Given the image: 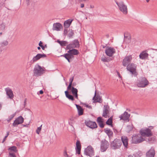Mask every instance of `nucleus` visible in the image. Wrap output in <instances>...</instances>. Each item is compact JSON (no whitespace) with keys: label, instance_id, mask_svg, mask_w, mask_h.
<instances>
[{"label":"nucleus","instance_id":"f257e3e1","mask_svg":"<svg viewBox=\"0 0 157 157\" xmlns=\"http://www.w3.org/2000/svg\"><path fill=\"white\" fill-rule=\"evenodd\" d=\"M45 71V68L42 67L38 64L35 65L33 70V75L39 77L42 75Z\"/></svg>","mask_w":157,"mask_h":157},{"label":"nucleus","instance_id":"f03ea898","mask_svg":"<svg viewBox=\"0 0 157 157\" xmlns=\"http://www.w3.org/2000/svg\"><path fill=\"white\" fill-rule=\"evenodd\" d=\"M149 128H146L144 129L140 130V133L143 136L147 137L151 136L152 135V133L151 132V129H152L153 127L152 126H149Z\"/></svg>","mask_w":157,"mask_h":157},{"label":"nucleus","instance_id":"7ed1b4c3","mask_svg":"<svg viewBox=\"0 0 157 157\" xmlns=\"http://www.w3.org/2000/svg\"><path fill=\"white\" fill-rule=\"evenodd\" d=\"M121 144V140H120L116 139L111 143L110 146L112 149L116 150L119 148Z\"/></svg>","mask_w":157,"mask_h":157},{"label":"nucleus","instance_id":"20e7f679","mask_svg":"<svg viewBox=\"0 0 157 157\" xmlns=\"http://www.w3.org/2000/svg\"><path fill=\"white\" fill-rule=\"evenodd\" d=\"M149 83L148 80L144 77L141 78L137 82V85L139 87H145L147 86Z\"/></svg>","mask_w":157,"mask_h":157},{"label":"nucleus","instance_id":"39448f33","mask_svg":"<svg viewBox=\"0 0 157 157\" xmlns=\"http://www.w3.org/2000/svg\"><path fill=\"white\" fill-rule=\"evenodd\" d=\"M116 3L118 6L119 10L124 14H126L128 13V9L127 6L123 2H116Z\"/></svg>","mask_w":157,"mask_h":157},{"label":"nucleus","instance_id":"423d86ee","mask_svg":"<svg viewBox=\"0 0 157 157\" xmlns=\"http://www.w3.org/2000/svg\"><path fill=\"white\" fill-rule=\"evenodd\" d=\"M136 65L134 63H131L128 64L127 67V69L129 71L132 75H136Z\"/></svg>","mask_w":157,"mask_h":157},{"label":"nucleus","instance_id":"0eeeda50","mask_svg":"<svg viewBox=\"0 0 157 157\" xmlns=\"http://www.w3.org/2000/svg\"><path fill=\"white\" fill-rule=\"evenodd\" d=\"M79 46V42L77 40H75L71 42L70 44H67L66 48L67 49H74L78 48Z\"/></svg>","mask_w":157,"mask_h":157},{"label":"nucleus","instance_id":"6e6552de","mask_svg":"<svg viewBox=\"0 0 157 157\" xmlns=\"http://www.w3.org/2000/svg\"><path fill=\"white\" fill-rule=\"evenodd\" d=\"M84 153L86 155L91 157L94 155L93 148L90 146H88L84 150Z\"/></svg>","mask_w":157,"mask_h":157},{"label":"nucleus","instance_id":"1a4fd4ad","mask_svg":"<svg viewBox=\"0 0 157 157\" xmlns=\"http://www.w3.org/2000/svg\"><path fill=\"white\" fill-rule=\"evenodd\" d=\"M144 140V139L141 136L139 137L138 135H136L132 137V143L133 144H138Z\"/></svg>","mask_w":157,"mask_h":157},{"label":"nucleus","instance_id":"9d476101","mask_svg":"<svg viewBox=\"0 0 157 157\" xmlns=\"http://www.w3.org/2000/svg\"><path fill=\"white\" fill-rule=\"evenodd\" d=\"M85 123L86 126L92 129L97 127V124L94 121H92L90 120L85 121Z\"/></svg>","mask_w":157,"mask_h":157},{"label":"nucleus","instance_id":"9b49d317","mask_svg":"<svg viewBox=\"0 0 157 157\" xmlns=\"http://www.w3.org/2000/svg\"><path fill=\"white\" fill-rule=\"evenodd\" d=\"M46 57V55L44 53L43 54H38L36 56H34L33 58V59L31 61V63H33L34 62H36L40 59Z\"/></svg>","mask_w":157,"mask_h":157},{"label":"nucleus","instance_id":"f8f14e48","mask_svg":"<svg viewBox=\"0 0 157 157\" xmlns=\"http://www.w3.org/2000/svg\"><path fill=\"white\" fill-rule=\"evenodd\" d=\"M115 50L113 48L108 47L105 50L106 54L109 57H111L115 53Z\"/></svg>","mask_w":157,"mask_h":157},{"label":"nucleus","instance_id":"ddd939ff","mask_svg":"<svg viewBox=\"0 0 157 157\" xmlns=\"http://www.w3.org/2000/svg\"><path fill=\"white\" fill-rule=\"evenodd\" d=\"M109 146V143L106 140L102 141L101 146V151H105Z\"/></svg>","mask_w":157,"mask_h":157},{"label":"nucleus","instance_id":"4468645a","mask_svg":"<svg viewBox=\"0 0 157 157\" xmlns=\"http://www.w3.org/2000/svg\"><path fill=\"white\" fill-rule=\"evenodd\" d=\"M24 121V119L21 116L18 117L15 120L13 124V127H16L18 125L23 123Z\"/></svg>","mask_w":157,"mask_h":157},{"label":"nucleus","instance_id":"2eb2a0df","mask_svg":"<svg viewBox=\"0 0 157 157\" xmlns=\"http://www.w3.org/2000/svg\"><path fill=\"white\" fill-rule=\"evenodd\" d=\"M109 106L108 105H105L103 109L102 116L106 118L109 117L108 114L109 113Z\"/></svg>","mask_w":157,"mask_h":157},{"label":"nucleus","instance_id":"dca6fc26","mask_svg":"<svg viewBox=\"0 0 157 157\" xmlns=\"http://www.w3.org/2000/svg\"><path fill=\"white\" fill-rule=\"evenodd\" d=\"M155 155V151L154 147H151L150 149L146 153V157H154Z\"/></svg>","mask_w":157,"mask_h":157},{"label":"nucleus","instance_id":"f3484780","mask_svg":"<svg viewBox=\"0 0 157 157\" xmlns=\"http://www.w3.org/2000/svg\"><path fill=\"white\" fill-rule=\"evenodd\" d=\"M132 59V57L131 56H126L123 60L122 62L123 65L124 67L126 66L131 62Z\"/></svg>","mask_w":157,"mask_h":157},{"label":"nucleus","instance_id":"a211bd4d","mask_svg":"<svg viewBox=\"0 0 157 157\" xmlns=\"http://www.w3.org/2000/svg\"><path fill=\"white\" fill-rule=\"evenodd\" d=\"M130 116V114L125 111L123 114L119 116V118H120V120H122L124 121L129 120Z\"/></svg>","mask_w":157,"mask_h":157},{"label":"nucleus","instance_id":"6ab92c4d","mask_svg":"<svg viewBox=\"0 0 157 157\" xmlns=\"http://www.w3.org/2000/svg\"><path fill=\"white\" fill-rule=\"evenodd\" d=\"M5 90L6 92V94L9 96V98L12 99L13 97V92L12 90L9 87L6 88Z\"/></svg>","mask_w":157,"mask_h":157},{"label":"nucleus","instance_id":"aec40b11","mask_svg":"<svg viewBox=\"0 0 157 157\" xmlns=\"http://www.w3.org/2000/svg\"><path fill=\"white\" fill-rule=\"evenodd\" d=\"M121 139L123 145L124 147L126 148H128V139L127 137L125 136H122L121 137Z\"/></svg>","mask_w":157,"mask_h":157},{"label":"nucleus","instance_id":"412c9836","mask_svg":"<svg viewBox=\"0 0 157 157\" xmlns=\"http://www.w3.org/2000/svg\"><path fill=\"white\" fill-rule=\"evenodd\" d=\"M76 147L75 148L76 152L78 154H80L81 148V145L80 141L79 140H77L76 143Z\"/></svg>","mask_w":157,"mask_h":157},{"label":"nucleus","instance_id":"4be33fe9","mask_svg":"<svg viewBox=\"0 0 157 157\" xmlns=\"http://www.w3.org/2000/svg\"><path fill=\"white\" fill-rule=\"evenodd\" d=\"M97 121L98 123L99 126L101 128H103L104 127V124L103 123V120L101 117L97 118Z\"/></svg>","mask_w":157,"mask_h":157},{"label":"nucleus","instance_id":"5701e85b","mask_svg":"<svg viewBox=\"0 0 157 157\" xmlns=\"http://www.w3.org/2000/svg\"><path fill=\"white\" fill-rule=\"evenodd\" d=\"M61 56H63L67 60L69 63L71 62L70 59L74 58V56L71 55L70 53L67 52V53L64 54V55Z\"/></svg>","mask_w":157,"mask_h":157},{"label":"nucleus","instance_id":"b1692460","mask_svg":"<svg viewBox=\"0 0 157 157\" xmlns=\"http://www.w3.org/2000/svg\"><path fill=\"white\" fill-rule=\"evenodd\" d=\"M96 95V91L95 92V95L94 97H93V99L94 100V101L95 102H99L101 103L102 101V99L101 98V97L99 95H97L96 98L95 97Z\"/></svg>","mask_w":157,"mask_h":157},{"label":"nucleus","instance_id":"393cba45","mask_svg":"<svg viewBox=\"0 0 157 157\" xmlns=\"http://www.w3.org/2000/svg\"><path fill=\"white\" fill-rule=\"evenodd\" d=\"M67 52L70 53L72 56L77 55L78 54L79 52L76 49H69V50L67 51Z\"/></svg>","mask_w":157,"mask_h":157},{"label":"nucleus","instance_id":"a878e982","mask_svg":"<svg viewBox=\"0 0 157 157\" xmlns=\"http://www.w3.org/2000/svg\"><path fill=\"white\" fill-rule=\"evenodd\" d=\"M61 26H62L61 24L59 23H54L53 25V29L55 30L59 31Z\"/></svg>","mask_w":157,"mask_h":157},{"label":"nucleus","instance_id":"bb28decb","mask_svg":"<svg viewBox=\"0 0 157 157\" xmlns=\"http://www.w3.org/2000/svg\"><path fill=\"white\" fill-rule=\"evenodd\" d=\"M75 105L78 109V115L79 116L82 115L83 114V109L79 105L77 104H75Z\"/></svg>","mask_w":157,"mask_h":157},{"label":"nucleus","instance_id":"cd10ccee","mask_svg":"<svg viewBox=\"0 0 157 157\" xmlns=\"http://www.w3.org/2000/svg\"><path fill=\"white\" fill-rule=\"evenodd\" d=\"M148 55V54L145 52H143L140 54L139 57L140 59H143L147 58Z\"/></svg>","mask_w":157,"mask_h":157},{"label":"nucleus","instance_id":"c85d7f7f","mask_svg":"<svg viewBox=\"0 0 157 157\" xmlns=\"http://www.w3.org/2000/svg\"><path fill=\"white\" fill-rule=\"evenodd\" d=\"M104 131L105 132L109 137L113 136V132L110 129L108 128H105L104 129Z\"/></svg>","mask_w":157,"mask_h":157},{"label":"nucleus","instance_id":"c756f323","mask_svg":"<svg viewBox=\"0 0 157 157\" xmlns=\"http://www.w3.org/2000/svg\"><path fill=\"white\" fill-rule=\"evenodd\" d=\"M65 93L66 97L69 99L71 100L72 101H73L74 100V98L73 96L69 94L67 90L65 91Z\"/></svg>","mask_w":157,"mask_h":157},{"label":"nucleus","instance_id":"7c9ffc66","mask_svg":"<svg viewBox=\"0 0 157 157\" xmlns=\"http://www.w3.org/2000/svg\"><path fill=\"white\" fill-rule=\"evenodd\" d=\"M73 20L68 19L65 21L64 23V26L67 28L69 27Z\"/></svg>","mask_w":157,"mask_h":157},{"label":"nucleus","instance_id":"2f4dec72","mask_svg":"<svg viewBox=\"0 0 157 157\" xmlns=\"http://www.w3.org/2000/svg\"><path fill=\"white\" fill-rule=\"evenodd\" d=\"M57 42L62 47L66 46V45L68 44V42L67 41H60L59 40H57Z\"/></svg>","mask_w":157,"mask_h":157},{"label":"nucleus","instance_id":"473e14b6","mask_svg":"<svg viewBox=\"0 0 157 157\" xmlns=\"http://www.w3.org/2000/svg\"><path fill=\"white\" fill-rule=\"evenodd\" d=\"M113 118L112 117H110L108 120L106 122V124L111 125L112 127H113L112 125V121Z\"/></svg>","mask_w":157,"mask_h":157},{"label":"nucleus","instance_id":"72a5a7b5","mask_svg":"<svg viewBox=\"0 0 157 157\" xmlns=\"http://www.w3.org/2000/svg\"><path fill=\"white\" fill-rule=\"evenodd\" d=\"M73 77L70 78L69 79L70 83L68 86L67 87V90H71V86L72 85V83L73 80Z\"/></svg>","mask_w":157,"mask_h":157},{"label":"nucleus","instance_id":"f704fd0d","mask_svg":"<svg viewBox=\"0 0 157 157\" xmlns=\"http://www.w3.org/2000/svg\"><path fill=\"white\" fill-rule=\"evenodd\" d=\"M71 89L72 94L73 95L78 93V90L76 88H74L73 86H71Z\"/></svg>","mask_w":157,"mask_h":157},{"label":"nucleus","instance_id":"c9c22d12","mask_svg":"<svg viewBox=\"0 0 157 157\" xmlns=\"http://www.w3.org/2000/svg\"><path fill=\"white\" fill-rule=\"evenodd\" d=\"M74 30L72 29H69V33L68 34V36L70 38L72 37V36L74 35Z\"/></svg>","mask_w":157,"mask_h":157},{"label":"nucleus","instance_id":"e433bc0d","mask_svg":"<svg viewBox=\"0 0 157 157\" xmlns=\"http://www.w3.org/2000/svg\"><path fill=\"white\" fill-rule=\"evenodd\" d=\"M17 147L15 146H13L12 147H10L8 150H10L11 151H13L14 152L16 153L17 151Z\"/></svg>","mask_w":157,"mask_h":157},{"label":"nucleus","instance_id":"4c0bfd02","mask_svg":"<svg viewBox=\"0 0 157 157\" xmlns=\"http://www.w3.org/2000/svg\"><path fill=\"white\" fill-rule=\"evenodd\" d=\"M8 44V42L7 40H5L2 42H1L0 43V45H1V47H3L4 46H6Z\"/></svg>","mask_w":157,"mask_h":157},{"label":"nucleus","instance_id":"58836bf2","mask_svg":"<svg viewBox=\"0 0 157 157\" xmlns=\"http://www.w3.org/2000/svg\"><path fill=\"white\" fill-rule=\"evenodd\" d=\"M15 115V113H14L9 116L8 119H6L7 121L9 123Z\"/></svg>","mask_w":157,"mask_h":157},{"label":"nucleus","instance_id":"ea45409f","mask_svg":"<svg viewBox=\"0 0 157 157\" xmlns=\"http://www.w3.org/2000/svg\"><path fill=\"white\" fill-rule=\"evenodd\" d=\"M63 155L64 157H70V156H69L67 153V150L66 148H65L64 150L63 153Z\"/></svg>","mask_w":157,"mask_h":157},{"label":"nucleus","instance_id":"a19ab883","mask_svg":"<svg viewBox=\"0 0 157 157\" xmlns=\"http://www.w3.org/2000/svg\"><path fill=\"white\" fill-rule=\"evenodd\" d=\"M9 157H16L14 153L10 152L9 153Z\"/></svg>","mask_w":157,"mask_h":157},{"label":"nucleus","instance_id":"79ce46f5","mask_svg":"<svg viewBox=\"0 0 157 157\" xmlns=\"http://www.w3.org/2000/svg\"><path fill=\"white\" fill-rule=\"evenodd\" d=\"M82 104L89 109H92V107L91 105H88L84 103H82Z\"/></svg>","mask_w":157,"mask_h":157},{"label":"nucleus","instance_id":"37998d69","mask_svg":"<svg viewBox=\"0 0 157 157\" xmlns=\"http://www.w3.org/2000/svg\"><path fill=\"white\" fill-rule=\"evenodd\" d=\"M101 60L104 62H108L109 60L107 59V58L102 57L101 58Z\"/></svg>","mask_w":157,"mask_h":157},{"label":"nucleus","instance_id":"c03bdc74","mask_svg":"<svg viewBox=\"0 0 157 157\" xmlns=\"http://www.w3.org/2000/svg\"><path fill=\"white\" fill-rule=\"evenodd\" d=\"M41 125L40 126L38 127L37 130L36 131V133L38 134H39L40 131L41 130Z\"/></svg>","mask_w":157,"mask_h":157},{"label":"nucleus","instance_id":"a18cd8bd","mask_svg":"<svg viewBox=\"0 0 157 157\" xmlns=\"http://www.w3.org/2000/svg\"><path fill=\"white\" fill-rule=\"evenodd\" d=\"M9 135V132H7V134L6 136L4 137V138H3L2 141V143H3L6 140V138Z\"/></svg>","mask_w":157,"mask_h":157},{"label":"nucleus","instance_id":"49530a36","mask_svg":"<svg viewBox=\"0 0 157 157\" xmlns=\"http://www.w3.org/2000/svg\"><path fill=\"white\" fill-rule=\"evenodd\" d=\"M1 28L3 29H4L6 28V25L5 23H2L0 25Z\"/></svg>","mask_w":157,"mask_h":157},{"label":"nucleus","instance_id":"de8ad7c7","mask_svg":"<svg viewBox=\"0 0 157 157\" xmlns=\"http://www.w3.org/2000/svg\"><path fill=\"white\" fill-rule=\"evenodd\" d=\"M43 93H44L43 91L42 90H41L37 92V94L38 95H39V94H43Z\"/></svg>","mask_w":157,"mask_h":157},{"label":"nucleus","instance_id":"09e8293b","mask_svg":"<svg viewBox=\"0 0 157 157\" xmlns=\"http://www.w3.org/2000/svg\"><path fill=\"white\" fill-rule=\"evenodd\" d=\"M116 72L117 73V75H118L119 77L120 78H121V75H120V73H119V72L117 71H116Z\"/></svg>","mask_w":157,"mask_h":157},{"label":"nucleus","instance_id":"8fccbe9b","mask_svg":"<svg viewBox=\"0 0 157 157\" xmlns=\"http://www.w3.org/2000/svg\"><path fill=\"white\" fill-rule=\"evenodd\" d=\"M74 96H75V98L77 99H78V93L77 94H75L73 95Z\"/></svg>","mask_w":157,"mask_h":157},{"label":"nucleus","instance_id":"3c124183","mask_svg":"<svg viewBox=\"0 0 157 157\" xmlns=\"http://www.w3.org/2000/svg\"><path fill=\"white\" fill-rule=\"evenodd\" d=\"M128 157H135V156L134 154L130 155L128 156Z\"/></svg>","mask_w":157,"mask_h":157},{"label":"nucleus","instance_id":"603ef678","mask_svg":"<svg viewBox=\"0 0 157 157\" xmlns=\"http://www.w3.org/2000/svg\"><path fill=\"white\" fill-rule=\"evenodd\" d=\"M42 44L43 43L41 41H40L39 44V46L40 47H41V46L42 45Z\"/></svg>","mask_w":157,"mask_h":157},{"label":"nucleus","instance_id":"864d4df0","mask_svg":"<svg viewBox=\"0 0 157 157\" xmlns=\"http://www.w3.org/2000/svg\"><path fill=\"white\" fill-rule=\"evenodd\" d=\"M84 6V4L82 3L81 4V7L83 8Z\"/></svg>","mask_w":157,"mask_h":157},{"label":"nucleus","instance_id":"5fc2aeb1","mask_svg":"<svg viewBox=\"0 0 157 157\" xmlns=\"http://www.w3.org/2000/svg\"><path fill=\"white\" fill-rule=\"evenodd\" d=\"M26 2L28 5H29V1L30 0H26Z\"/></svg>","mask_w":157,"mask_h":157},{"label":"nucleus","instance_id":"6e6d98bb","mask_svg":"<svg viewBox=\"0 0 157 157\" xmlns=\"http://www.w3.org/2000/svg\"><path fill=\"white\" fill-rule=\"evenodd\" d=\"M40 47H41L42 49L43 50H44V49L45 47L44 46H43V45L42 46H41Z\"/></svg>","mask_w":157,"mask_h":157},{"label":"nucleus","instance_id":"4d7b16f0","mask_svg":"<svg viewBox=\"0 0 157 157\" xmlns=\"http://www.w3.org/2000/svg\"><path fill=\"white\" fill-rule=\"evenodd\" d=\"M80 2H83V1H88V0H79Z\"/></svg>","mask_w":157,"mask_h":157},{"label":"nucleus","instance_id":"13d9d810","mask_svg":"<svg viewBox=\"0 0 157 157\" xmlns=\"http://www.w3.org/2000/svg\"><path fill=\"white\" fill-rule=\"evenodd\" d=\"M29 123L28 124H25V125H23V126H24V127H27L28 125H29Z\"/></svg>","mask_w":157,"mask_h":157},{"label":"nucleus","instance_id":"bf43d9fd","mask_svg":"<svg viewBox=\"0 0 157 157\" xmlns=\"http://www.w3.org/2000/svg\"><path fill=\"white\" fill-rule=\"evenodd\" d=\"M37 49L38 50H40V47H37Z\"/></svg>","mask_w":157,"mask_h":157},{"label":"nucleus","instance_id":"052dcab7","mask_svg":"<svg viewBox=\"0 0 157 157\" xmlns=\"http://www.w3.org/2000/svg\"><path fill=\"white\" fill-rule=\"evenodd\" d=\"M26 99H25V101H24V103H25V102H26Z\"/></svg>","mask_w":157,"mask_h":157},{"label":"nucleus","instance_id":"680f3d73","mask_svg":"<svg viewBox=\"0 0 157 157\" xmlns=\"http://www.w3.org/2000/svg\"><path fill=\"white\" fill-rule=\"evenodd\" d=\"M147 2H149L150 0H146Z\"/></svg>","mask_w":157,"mask_h":157},{"label":"nucleus","instance_id":"e2e57ef3","mask_svg":"<svg viewBox=\"0 0 157 157\" xmlns=\"http://www.w3.org/2000/svg\"><path fill=\"white\" fill-rule=\"evenodd\" d=\"M2 51V50L1 49H0V54L1 53V52Z\"/></svg>","mask_w":157,"mask_h":157},{"label":"nucleus","instance_id":"0e129e2a","mask_svg":"<svg viewBox=\"0 0 157 157\" xmlns=\"http://www.w3.org/2000/svg\"><path fill=\"white\" fill-rule=\"evenodd\" d=\"M45 47H47V45H45Z\"/></svg>","mask_w":157,"mask_h":157},{"label":"nucleus","instance_id":"69168bd1","mask_svg":"<svg viewBox=\"0 0 157 157\" xmlns=\"http://www.w3.org/2000/svg\"><path fill=\"white\" fill-rule=\"evenodd\" d=\"M73 86H74V83H73Z\"/></svg>","mask_w":157,"mask_h":157},{"label":"nucleus","instance_id":"338daca9","mask_svg":"<svg viewBox=\"0 0 157 157\" xmlns=\"http://www.w3.org/2000/svg\"><path fill=\"white\" fill-rule=\"evenodd\" d=\"M82 157H83L82 155H81Z\"/></svg>","mask_w":157,"mask_h":157},{"label":"nucleus","instance_id":"774afa93","mask_svg":"<svg viewBox=\"0 0 157 157\" xmlns=\"http://www.w3.org/2000/svg\"><path fill=\"white\" fill-rule=\"evenodd\" d=\"M96 157H99V156H97Z\"/></svg>","mask_w":157,"mask_h":157}]
</instances>
